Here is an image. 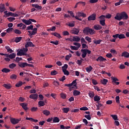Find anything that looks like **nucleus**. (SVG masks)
Returning a JSON list of instances; mask_svg holds the SVG:
<instances>
[{"instance_id": "nucleus-1", "label": "nucleus", "mask_w": 129, "mask_h": 129, "mask_svg": "<svg viewBox=\"0 0 129 129\" xmlns=\"http://www.w3.org/2000/svg\"><path fill=\"white\" fill-rule=\"evenodd\" d=\"M115 20L117 21H121V20H127L128 16L125 12H122L120 14L117 13L116 16L114 17Z\"/></svg>"}, {"instance_id": "nucleus-2", "label": "nucleus", "mask_w": 129, "mask_h": 129, "mask_svg": "<svg viewBox=\"0 0 129 129\" xmlns=\"http://www.w3.org/2000/svg\"><path fill=\"white\" fill-rule=\"evenodd\" d=\"M83 33H84L85 35H94V34H95V30L89 27H87L83 29Z\"/></svg>"}, {"instance_id": "nucleus-3", "label": "nucleus", "mask_w": 129, "mask_h": 129, "mask_svg": "<svg viewBox=\"0 0 129 129\" xmlns=\"http://www.w3.org/2000/svg\"><path fill=\"white\" fill-rule=\"evenodd\" d=\"M81 52H82V58H85L87 54H88L89 55H90V54H91V51L89 50V49H82L81 50Z\"/></svg>"}, {"instance_id": "nucleus-4", "label": "nucleus", "mask_w": 129, "mask_h": 129, "mask_svg": "<svg viewBox=\"0 0 129 129\" xmlns=\"http://www.w3.org/2000/svg\"><path fill=\"white\" fill-rule=\"evenodd\" d=\"M96 20V14L93 13L88 18V21H95Z\"/></svg>"}, {"instance_id": "nucleus-5", "label": "nucleus", "mask_w": 129, "mask_h": 129, "mask_svg": "<svg viewBox=\"0 0 129 129\" xmlns=\"http://www.w3.org/2000/svg\"><path fill=\"white\" fill-rule=\"evenodd\" d=\"M20 105L22 107V108H23V109H24V110H25V111H26V112H28V110L29 109V108H28V104L26 103H20Z\"/></svg>"}, {"instance_id": "nucleus-6", "label": "nucleus", "mask_w": 129, "mask_h": 129, "mask_svg": "<svg viewBox=\"0 0 129 129\" xmlns=\"http://www.w3.org/2000/svg\"><path fill=\"white\" fill-rule=\"evenodd\" d=\"M29 47H35V46L33 44V42L29 41L25 44V47L28 48Z\"/></svg>"}, {"instance_id": "nucleus-7", "label": "nucleus", "mask_w": 129, "mask_h": 129, "mask_svg": "<svg viewBox=\"0 0 129 129\" xmlns=\"http://www.w3.org/2000/svg\"><path fill=\"white\" fill-rule=\"evenodd\" d=\"M29 98H31V99H34V100H37L38 99V95L36 94H31L29 96Z\"/></svg>"}, {"instance_id": "nucleus-8", "label": "nucleus", "mask_w": 129, "mask_h": 129, "mask_svg": "<svg viewBox=\"0 0 129 129\" xmlns=\"http://www.w3.org/2000/svg\"><path fill=\"white\" fill-rule=\"evenodd\" d=\"M96 61H99L100 62H103V61H106V58L103 57L102 56H99L96 59Z\"/></svg>"}, {"instance_id": "nucleus-9", "label": "nucleus", "mask_w": 129, "mask_h": 129, "mask_svg": "<svg viewBox=\"0 0 129 129\" xmlns=\"http://www.w3.org/2000/svg\"><path fill=\"white\" fill-rule=\"evenodd\" d=\"M72 34H74L75 35H78V34H79V29L74 28L72 30Z\"/></svg>"}, {"instance_id": "nucleus-10", "label": "nucleus", "mask_w": 129, "mask_h": 129, "mask_svg": "<svg viewBox=\"0 0 129 129\" xmlns=\"http://www.w3.org/2000/svg\"><path fill=\"white\" fill-rule=\"evenodd\" d=\"M7 17H19V15L16 13H13L12 12H9L8 14H6Z\"/></svg>"}, {"instance_id": "nucleus-11", "label": "nucleus", "mask_w": 129, "mask_h": 129, "mask_svg": "<svg viewBox=\"0 0 129 129\" xmlns=\"http://www.w3.org/2000/svg\"><path fill=\"white\" fill-rule=\"evenodd\" d=\"M121 56V57H125V58H129V53L127 51H123Z\"/></svg>"}, {"instance_id": "nucleus-12", "label": "nucleus", "mask_w": 129, "mask_h": 129, "mask_svg": "<svg viewBox=\"0 0 129 129\" xmlns=\"http://www.w3.org/2000/svg\"><path fill=\"white\" fill-rule=\"evenodd\" d=\"M10 120L12 124H18L19 123L17 119L15 118H11Z\"/></svg>"}, {"instance_id": "nucleus-13", "label": "nucleus", "mask_w": 129, "mask_h": 129, "mask_svg": "<svg viewBox=\"0 0 129 129\" xmlns=\"http://www.w3.org/2000/svg\"><path fill=\"white\" fill-rule=\"evenodd\" d=\"M94 30H96L97 31H98L99 30H101L102 29V26H101L100 25H95L94 26Z\"/></svg>"}, {"instance_id": "nucleus-14", "label": "nucleus", "mask_w": 129, "mask_h": 129, "mask_svg": "<svg viewBox=\"0 0 129 129\" xmlns=\"http://www.w3.org/2000/svg\"><path fill=\"white\" fill-rule=\"evenodd\" d=\"M78 17H83V18H86V14L81 12H78L77 13Z\"/></svg>"}, {"instance_id": "nucleus-15", "label": "nucleus", "mask_w": 129, "mask_h": 129, "mask_svg": "<svg viewBox=\"0 0 129 129\" xmlns=\"http://www.w3.org/2000/svg\"><path fill=\"white\" fill-rule=\"evenodd\" d=\"M22 22L23 23L25 24V25H31V24H32V22L30 21V19H29L28 20H27L26 19H23Z\"/></svg>"}, {"instance_id": "nucleus-16", "label": "nucleus", "mask_w": 129, "mask_h": 129, "mask_svg": "<svg viewBox=\"0 0 129 129\" xmlns=\"http://www.w3.org/2000/svg\"><path fill=\"white\" fill-rule=\"evenodd\" d=\"M18 66L21 67V68H24L27 66V62H19L18 63Z\"/></svg>"}, {"instance_id": "nucleus-17", "label": "nucleus", "mask_w": 129, "mask_h": 129, "mask_svg": "<svg viewBox=\"0 0 129 129\" xmlns=\"http://www.w3.org/2000/svg\"><path fill=\"white\" fill-rule=\"evenodd\" d=\"M32 7L35 8V9H37V10H42V6H40L38 4H32Z\"/></svg>"}, {"instance_id": "nucleus-18", "label": "nucleus", "mask_w": 129, "mask_h": 129, "mask_svg": "<svg viewBox=\"0 0 129 129\" xmlns=\"http://www.w3.org/2000/svg\"><path fill=\"white\" fill-rule=\"evenodd\" d=\"M81 93L80 92V91L77 90H75L73 92V95L74 96H77L78 95H80Z\"/></svg>"}, {"instance_id": "nucleus-19", "label": "nucleus", "mask_w": 129, "mask_h": 129, "mask_svg": "<svg viewBox=\"0 0 129 129\" xmlns=\"http://www.w3.org/2000/svg\"><path fill=\"white\" fill-rule=\"evenodd\" d=\"M0 10V12H1V13H3V12H5V11H6V7H5V4H1Z\"/></svg>"}, {"instance_id": "nucleus-20", "label": "nucleus", "mask_w": 129, "mask_h": 129, "mask_svg": "<svg viewBox=\"0 0 129 129\" xmlns=\"http://www.w3.org/2000/svg\"><path fill=\"white\" fill-rule=\"evenodd\" d=\"M73 41L74 42H79L80 41V38L77 36L73 37Z\"/></svg>"}, {"instance_id": "nucleus-21", "label": "nucleus", "mask_w": 129, "mask_h": 129, "mask_svg": "<svg viewBox=\"0 0 129 129\" xmlns=\"http://www.w3.org/2000/svg\"><path fill=\"white\" fill-rule=\"evenodd\" d=\"M107 82H108L107 79H103V80H101V83L103 84V85H106Z\"/></svg>"}, {"instance_id": "nucleus-22", "label": "nucleus", "mask_w": 129, "mask_h": 129, "mask_svg": "<svg viewBox=\"0 0 129 129\" xmlns=\"http://www.w3.org/2000/svg\"><path fill=\"white\" fill-rule=\"evenodd\" d=\"M3 87H5V88H6V89H11L12 88L11 84H4Z\"/></svg>"}, {"instance_id": "nucleus-23", "label": "nucleus", "mask_w": 129, "mask_h": 129, "mask_svg": "<svg viewBox=\"0 0 129 129\" xmlns=\"http://www.w3.org/2000/svg\"><path fill=\"white\" fill-rule=\"evenodd\" d=\"M2 72L3 73H9V72H11V70L7 68H4L2 70Z\"/></svg>"}, {"instance_id": "nucleus-24", "label": "nucleus", "mask_w": 129, "mask_h": 129, "mask_svg": "<svg viewBox=\"0 0 129 129\" xmlns=\"http://www.w3.org/2000/svg\"><path fill=\"white\" fill-rule=\"evenodd\" d=\"M5 48L6 50H7V52H9V53H13V52H14V50H13V49H12L9 46H6Z\"/></svg>"}, {"instance_id": "nucleus-25", "label": "nucleus", "mask_w": 129, "mask_h": 129, "mask_svg": "<svg viewBox=\"0 0 129 129\" xmlns=\"http://www.w3.org/2000/svg\"><path fill=\"white\" fill-rule=\"evenodd\" d=\"M51 35H53V36H54V37H57V38H58V39H60V38H61L60 34H59L57 32H55L54 33H52Z\"/></svg>"}, {"instance_id": "nucleus-26", "label": "nucleus", "mask_w": 129, "mask_h": 129, "mask_svg": "<svg viewBox=\"0 0 129 129\" xmlns=\"http://www.w3.org/2000/svg\"><path fill=\"white\" fill-rule=\"evenodd\" d=\"M17 56H27V54H25V53L22 52L21 50L17 52Z\"/></svg>"}, {"instance_id": "nucleus-27", "label": "nucleus", "mask_w": 129, "mask_h": 129, "mask_svg": "<svg viewBox=\"0 0 129 129\" xmlns=\"http://www.w3.org/2000/svg\"><path fill=\"white\" fill-rule=\"evenodd\" d=\"M21 51L24 54H27V52L28 51V49L27 47L23 48L20 49Z\"/></svg>"}, {"instance_id": "nucleus-28", "label": "nucleus", "mask_w": 129, "mask_h": 129, "mask_svg": "<svg viewBox=\"0 0 129 129\" xmlns=\"http://www.w3.org/2000/svg\"><path fill=\"white\" fill-rule=\"evenodd\" d=\"M22 39H23L22 37H17L15 38V42H16V43H19V42H21Z\"/></svg>"}, {"instance_id": "nucleus-29", "label": "nucleus", "mask_w": 129, "mask_h": 129, "mask_svg": "<svg viewBox=\"0 0 129 129\" xmlns=\"http://www.w3.org/2000/svg\"><path fill=\"white\" fill-rule=\"evenodd\" d=\"M28 32L29 33V36H30V38H32L33 35H36V34H37V32H35V31L33 30L32 32L28 31Z\"/></svg>"}, {"instance_id": "nucleus-30", "label": "nucleus", "mask_w": 129, "mask_h": 129, "mask_svg": "<svg viewBox=\"0 0 129 129\" xmlns=\"http://www.w3.org/2000/svg\"><path fill=\"white\" fill-rule=\"evenodd\" d=\"M18 76L16 74H12L10 76V79H12V80H16Z\"/></svg>"}, {"instance_id": "nucleus-31", "label": "nucleus", "mask_w": 129, "mask_h": 129, "mask_svg": "<svg viewBox=\"0 0 129 129\" xmlns=\"http://www.w3.org/2000/svg\"><path fill=\"white\" fill-rule=\"evenodd\" d=\"M52 121L54 123L59 122L60 121V119L57 117H54L53 118Z\"/></svg>"}, {"instance_id": "nucleus-32", "label": "nucleus", "mask_w": 129, "mask_h": 129, "mask_svg": "<svg viewBox=\"0 0 129 129\" xmlns=\"http://www.w3.org/2000/svg\"><path fill=\"white\" fill-rule=\"evenodd\" d=\"M94 44H95L96 45H99L101 42H102V40L101 39H99L97 40H94Z\"/></svg>"}, {"instance_id": "nucleus-33", "label": "nucleus", "mask_w": 129, "mask_h": 129, "mask_svg": "<svg viewBox=\"0 0 129 129\" xmlns=\"http://www.w3.org/2000/svg\"><path fill=\"white\" fill-rule=\"evenodd\" d=\"M43 113L44 114V115H46V116H48L50 114V111L47 110H44L43 111Z\"/></svg>"}, {"instance_id": "nucleus-34", "label": "nucleus", "mask_w": 129, "mask_h": 129, "mask_svg": "<svg viewBox=\"0 0 129 129\" xmlns=\"http://www.w3.org/2000/svg\"><path fill=\"white\" fill-rule=\"evenodd\" d=\"M14 32L17 35H21V34H22V31L19 29H15L14 30Z\"/></svg>"}, {"instance_id": "nucleus-35", "label": "nucleus", "mask_w": 129, "mask_h": 129, "mask_svg": "<svg viewBox=\"0 0 129 129\" xmlns=\"http://www.w3.org/2000/svg\"><path fill=\"white\" fill-rule=\"evenodd\" d=\"M92 69H93V68H92L91 66H90L89 67L86 68V70L87 72H88V73H89V72H91V71H92Z\"/></svg>"}, {"instance_id": "nucleus-36", "label": "nucleus", "mask_w": 129, "mask_h": 129, "mask_svg": "<svg viewBox=\"0 0 129 129\" xmlns=\"http://www.w3.org/2000/svg\"><path fill=\"white\" fill-rule=\"evenodd\" d=\"M16 66H17V64H16L15 63H12L9 64V68H10V69H14V68L16 67Z\"/></svg>"}, {"instance_id": "nucleus-37", "label": "nucleus", "mask_w": 129, "mask_h": 129, "mask_svg": "<svg viewBox=\"0 0 129 129\" xmlns=\"http://www.w3.org/2000/svg\"><path fill=\"white\" fill-rule=\"evenodd\" d=\"M111 80H112V82L114 83H115L116 81H119V80H118L117 78L114 77H112Z\"/></svg>"}, {"instance_id": "nucleus-38", "label": "nucleus", "mask_w": 129, "mask_h": 129, "mask_svg": "<svg viewBox=\"0 0 129 129\" xmlns=\"http://www.w3.org/2000/svg\"><path fill=\"white\" fill-rule=\"evenodd\" d=\"M94 101H99L100 100V97L99 96L96 95L94 97Z\"/></svg>"}, {"instance_id": "nucleus-39", "label": "nucleus", "mask_w": 129, "mask_h": 129, "mask_svg": "<svg viewBox=\"0 0 129 129\" xmlns=\"http://www.w3.org/2000/svg\"><path fill=\"white\" fill-rule=\"evenodd\" d=\"M16 54L15 53H13L11 54H9L10 59H14V58H16Z\"/></svg>"}, {"instance_id": "nucleus-40", "label": "nucleus", "mask_w": 129, "mask_h": 129, "mask_svg": "<svg viewBox=\"0 0 129 129\" xmlns=\"http://www.w3.org/2000/svg\"><path fill=\"white\" fill-rule=\"evenodd\" d=\"M22 85H23V82L22 81H19L18 83H17L15 86L16 87H21V86H22Z\"/></svg>"}, {"instance_id": "nucleus-41", "label": "nucleus", "mask_w": 129, "mask_h": 129, "mask_svg": "<svg viewBox=\"0 0 129 129\" xmlns=\"http://www.w3.org/2000/svg\"><path fill=\"white\" fill-rule=\"evenodd\" d=\"M76 81H77V79L74 80L72 83H71L72 84V86H74L75 87H76L77 85V82Z\"/></svg>"}, {"instance_id": "nucleus-42", "label": "nucleus", "mask_w": 129, "mask_h": 129, "mask_svg": "<svg viewBox=\"0 0 129 129\" xmlns=\"http://www.w3.org/2000/svg\"><path fill=\"white\" fill-rule=\"evenodd\" d=\"M39 106H44L45 105V102L43 101H39L38 102Z\"/></svg>"}, {"instance_id": "nucleus-43", "label": "nucleus", "mask_w": 129, "mask_h": 129, "mask_svg": "<svg viewBox=\"0 0 129 129\" xmlns=\"http://www.w3.org/2000/svg\"><path fill=\"white\" fill-rule=\"evenodd\" d=\"M33 29H34V26L33 25H31L30 26L27 27L26 30L27 31H30V30L32 31L33 30Z\"/></svg>"}, {"instance_id": "nucleus-44", "label": "nucleus", "mask_w": 129, "mask_h": 129, "mask_svg": "<svg viewBox=\"0 0 129 129\" xmlns=\"http://www.w3.org/2000/svg\"><path fill=\"white\" fill-rule=\"evenodd\" d=\"M105 16L104 15H101L99 17L98 19H100V21H105Z\"/></svg>"}, {"instance_id": "nucleus-45", "label": "nucleus", "mask_w": 129, "mask_h": 129, "mask_svg": "<svg viewBox=\"0 0 129 129\" xmlns=\"http://www.w3.org/2000/svg\"><path fill=\"white\" fill-rule=\"evenodd\" d=\"M70 110V109L69 108H63L62 109V110L64 113H68Z\"/></svg>"}, {"instance_id": "nucleus-46", "label": "nucleus", "mask_w": 129, "mask_h": 129, "mask_svg": "<svg viewBox=\"0 0 129 129\" xmlns=\"http://www.w3.org/2000/svg\"><path fill=\"white\" fill-rule=\"evenodd\" d=\"M67 96V95H66V94H65L64 93H62L60 94V97H61V98H62V99H66Z\"/></svg>"}, {"instance_id": "nucleus-47", "label": "nucleus", "mask_w": 129, "mask_h": 129, "mask_svg": "<svg viewBox=\"0 0 129 129\" xmlns=\"http://www.w3.org/2000/svg\"><path fill=\"white\" fill-rule=\"evenodd\" d=\"M111 117H112L114 120H118V118L117 117V115H111Z\"/></svg>"}, {"instance_id": "nucleus-48", "label": "nucleus", "mask_w": 129, "mask_h": 129, "mask_svg": "<svg viewBox=\"0 0 129 129\" xmlns=\"http://www.w3.org/2000/svg\"><path fill=\"white\" fill-rule=\"evenodd\" d=\"M99 23H100V25H101V26H105V21L100 20Z\"/></svg>"}, {"instance_id": "nucleus-49", "label": "nucleus", "mask_w": 129, "mask_h": 129, "mask_svg": "<svg viewBox=\"0 0 129 129\" xmlns=\"http://www.w3.org/2000/svg\"><path fill=\"white\" fill-rule=\"evenodd\" d=\"M119 39H125V36L124 34H119L118 35Z\"/></svg>"}, {"instance_id": "nucleus-50", "label": "nucleus", "mask_w": 129, "mask_h": 129, "mask_svg": "<svg viewBox=\"0 0 129 129\" xmlns=\"http://www.w3.org/2000/svg\"><path fill=\"white\" fill-rule=\"evenodd\" d=\"M56 30V27L52 26L51 28L47 29L48 32H51V31H55Z\"/></svg>"}, {"instance_id": "nucleus-51", "label": "nucleus", "mask_w": 129, "mask_h": 129, "mask_svg": "<svg viewBox=\"0 0 129 129\" xmlns=\"http://www.w3.org/2000/svg\"><path fill=\"white\" fill-rule=\"evenodd\" d=\"M68 68V64H65L63 67H61L62 70H67Z\"/></svg>"}, {"instance_id": "nucleus-52", "label": "nucleus", "mask_w": 129, "mask_h": 129, "mask_svg": "<svg viewBox=\"0 0 129 129\" xmlns=\"http://www.w3.org/2000/svg\"><path fill=\"white\" fill-rule=\"evenodd\" d=\"M7 19L9 22H13V21H15V20H16V18H15V17H10L7 18Z\"/></svg>"}, {"instance_id": "nucleus-53", "label": "nucleus", "mask_w": 129, "mask_h": 129, "mask_svg": "<svg viewBox=\"0 0 129 129\" xmlns=\"http://www.w3.org/2000/svg\"><path fill=\"white\" fill-rule=\"evenodd\" d=\"M50 43L51 44H54V45H59V41L58 40H56L55 41H51Z\"/></svg>"}, {"instance_id": "nucleus-54", "label": "nucleus", "mask_w": 129, "mask_h": 129, "mask_svg": "<svg viewBox=\"0 0 129 129\" xmlns=\"http://www.w3.org/2000/svg\"><path fill=\"white\" fill-rule=\"evenodd\" d=\"M53 85H55V86H59V82L56 81H54V82H53Z\"/></svg>"}, {"instance_id": "nucleus-55", "label": "nucleus", "mask_w": 129, "mask_h": 129, "mask_svg": "<svg viewBox=\"0 0 129 129\" xmlns=\"http://www.w3.org/2000/svg\"><path fill=\"white\" fill-rule=\"evenodd\" d=\"M85 40H86V41H88V42H89V43H91V38H90L88 36H86Z\"/></svg>"}, {"instance_id": "nucleus-56", "label": "nucleus", "mask_w": 129, "mask_h": 129, "mask_svg": "<svg viewBox=\"0 0 129 129\" xmlns=\"http://www.w3.org/2000/svg\"><path fill=\"white\" fill-rule=\"evenodd\" d=\"M89 96L91 98H93V97H94V93L93 92H90L89 93Z\"/></svg>"}, {"instance_id": "nucleus-57", "label": "nucleus", "mask_w": 129, "mask_h": 129, "mask_svg": "<svg viewBox=\"0 0 129 129\" xmlns=\"http://www.w3.org/2000/svg\"><path fill=\"white\" fill-rule=\"evenodd\" d=\"M62 72L64 73V75H69V72L67 70H63Z\"/></svg>"}, {"instance_id": "nucleus-58", "label": "nucleus", "mask_w": 129, "mask_h": 129, "mask_svg": "<svg viewBox=\"0 0 129 129\" xmlns=\"http://www.w3.org/2000/svg\"><path fill=\"white\" fill-rule=\"evenodd\" d=\"M92 83L93 84V85H97V84H98L97 81L94 79L92 80Z\"/></svg>"}, {"instance_id": "nucleus-59", "label": "nucleus", "mask_w": 129, "mask_h": 129, "mask_svg": "<svg viewBox=\"0 0 129 129\" xmlns=\"http://www.w3.org/2000/svg\"><path fill=\"white\" fill-rule=\"evenodd\" d=\"M13 30H14V28H8L6 31H7V33H11V32H13Z\"/></svg>"}, {"instance_id": "nucleus-60", "label": "nucleus", "mask_w": 129, "mask_h": 129, "mask_svg": "<svg viewBox=\"0 0 129 129\" xmlns=\"http://www.w3.org/2000/svg\"><path fill=\"white\" fill-rule=\"evenodd\" d=\"M79 48V47H77L76 46H71V50H75L76 51H77V50H78Z\"/></svg>"}, {"instance_id": "nucleus-61", "label": "nucleus", "mask_w": 129, "mask_h": 129, "mask_svg": "<svg viewBox=\"0 0 129 129\" xmlns=\"http://www.w3.org/2000/svg\"><path fill=\"white\" fill-rule=\"evenodd\" d=\"M80 110H84V111L88 110V108H87V107H86V106H84V107H82L80 108Z\"/></svg>"}, {"instance_id": "nucleus-62", "label": "nucleus", "mask_w": 129, "mask_h": 129, "mask_svg": "<svg viewBox=\"0 0 129 129\" xmlns=\"http://www.w3.org/2000/svg\"><path fill=\"white\" fill-rule=\"evenodd\" d=\"M106 56L107 57V58H112V54H111V53H107L106 55Z\"/></svg>"}, {"instance_id": "nucleus-63", "label": "nucleus", "mask_w": 129, "mask_h": 129, "mask_svg": "<svg viewBox=\"0 0 129 129\" xmlns=\"http://www.w3.org/2000/svg\"><path fill=\"white\" fill-rule=\"evenodd\" d=\"M63 36H69L70 34L68 31H63L62 32Z\"/></svg>"}, {"instance_id": "nucleus-64", "label": "nucleus", "mask_w": 129, "mask_h": 129, "mask_svg": "<svg viewBox=\"0 0 129 129\" xmlns=\"http://www.w3.org/2000/svg\"><path fill=\"white\" fill-rule=\"evenodd\" d=\"M115 100H116V103H120V101H119V96H116Z\"/></svg>"}]
</instances>
